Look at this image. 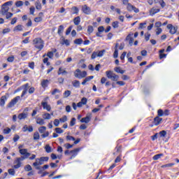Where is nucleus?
Instances as JSON below:
<instances>
[{"mask_svg":"<svg viewBox=\"0 0 179 179\" xmlns=\"http://www.w3.org/2000/svg\"><path fill=\"white\" fill-rule=\"evenodd\" d=\"M29 157H30V156H27V155H22L20 157H17L15 158V161H14V169H20V167H22V162H23V160H26V159H29Z\"/></svg>","mask_w":179,"mask_h":179,"instance_id":"obj_1","label":"nucleus"},{"mask_svg":"<svg viewBox=\"0 0 179 179\" xmlns=\"http://www.w3.org/2000/svg\"><path fill=\"white\" fill-rule=\"evenodd\" d=\"M33 45H34L35 48L41 51L42 48H44V41L41 38H36L33 40Z\"/></svg>","mask_w":179,"mask_h":179,"instance_id":"obj_2","label":"nucleus"},{"mask_svg":"<svg viewBox=\"0 0 179 179\" xmlns=\"http://www.w3.org/2000/svg\"><path fill=\"white\" fill-rule=\"evenodd\" d=\"M106 75L108 78V79H110L113 82H117V80L120 79V76L118 75H116L115 73H113L111 71H107L106 72Z\"/></svg>","mask_w":179,"mask_h":179,"instance_id":"obj_3","label":"nucleus"},{"mask_svg":"<svg viewBox=\"0 0 179 179\" xmlns=\"http://www.w3.org/2000/svg\"><path fill=\"white\" fill-rule=\"evenodd\" d=\"M87 76V72H86V71H81L79 69H77L74 72L75 78H78V79H83V78H86Z\"/></svg>","mask_w":179,"mask_h":179,"instance_id":"obj_4","label":"nucleus"},{"mask_svg":"<svg viewBox=\"0 0 179 179\" xmlns=\"http://www.w3.org/2000/svg\"><path fill=\"white\" fill-rule=\"evenodd\" d=\"M48 96L43 99L41 102V106H43V110L46 111H51V105L48 104Z\"/></svg>","mask_w":179,"mask_h":179,"instance_id":"obj_5","label":"nucleus"},{"mask_svg":"<svg viewBox=\"0 0 179 179\" xmlns=\"http://www.w3.org/2000/svg\"><path fill=\"white\" fill-rule=\"evenodd\" d=\"M19 100H20V96H17L15 98H13L7 105L8 108H12V107H15V106H16Z\"/></svg>","mask_w":179,"mask_h":179,"instance_id":"obj_6","label":"nucleus"},{"mask_svg":"<svg viewBox=\"0 0 179 179\" xmlns=\"http://www.w3.org/2000/svg\"><path fill=\"white\" fill-rule=\"evenodd\" d=\"M23 148V145H19V152L22 155V156H31V154L28 152V150L27 148Z\"/></svg>","mask_w":179,"mask_h":179,"instance_id":"obj_7","label":"nucleus"},{"mask_svg":"<svg viewBox=\"0 0 179 179\" xmlns=\"http://www.w3.org/2000/svg\"><path fill=\"white\" fill-rule=\"evenodd\" d=\"M167 29H169V33L171 34H176V33H177V30H178V27H173V24H169L167 25Z\"/></svg>","mask_w":179,"mask_h":179,"instance_id":"obj_8","label":"nucleus"},{"mask_svg":"<svg viewBox=\"0 0 179 179\" xmlns=\"http://www.w3.org/2000/svg\"><path fill=\"white\" fill-rule=\"evenodd\" d=\"M92 120V113H88L85 117H83L80 122H85V124H89Z\"/></svg>","mask_w":179,"mask_h":179,"instance_id":"obj_9","label":"nucleus"},{"mask_svg":"<svg viewBox=\"0 0 179 179\" xmlns=\"http://www.w3.org/2000/svg\"><path fill=\"white\" fill-rule=\"evenodd\" d=\"M80 150V148H76L70 151V153H71V157H70L71 160H72V159H75L76 156H78V153H79Z\"/></svg>","mask_w":179,"mask_h":179,"instance_id":"obj_10","label":"nucleus"},{"mask_svg":"<svg viewBox=\"0 0 179 179\" xmlns=\"http://www.w3.org/2000/svg\"><path fill=\"white\" fill-rule=\"evenodd\" d=\"M9 12V7L6 6L2 5L1 10H0L1 15H3V16H5V15L7 14V13Z\"/></svg>","mask_w":179,"mask_h":179,"instance_id":"obj_11","label":"nucleus"},{"mask_svg":"<svg viewBox=\"0 0 179 179\" xmlns=\"http://www.w3.org/2000/svg\"><path fill=\"white\" fill-rule=\"evenodd\" d=\"M87 104V99L86 97H83L80 102L77 103V107H83V106H86Z\"/></svg>","mask_w":179,"mask_h":179,"instance_id":"obj_12","label":"nucleus"},{"mask_svg":"<svg viewBox=\"0 0 179 179\" xmlns=\"http://www.w3.org/2000/svg\"><path fill=\"white\" fill-rule=\"evenodd\" d=\"M22 87H23L24 90L22 91L21 97H24V96H26V94H27V92L29 90V83H27V84L22 85Z\"/></svg>","mask_w":179,"mask_h":179,"instance_id":"obj_13","label":"nucleus"},{"mask_svg":"<svg viewBox=\"0 0 179 179\" xmlns=\"http://www.w3.org/2000/svg\"><path fill=\"white\" fill-rule=\"evenodd\" d=\"M82 9H83V13H85V15H90V12H92L90 7H88L86 5L83 6Z\"/></svg>","mask_w":179,"mask_h":179,"instance_id":"obj_14","label":"nucleus"},{"mask_svg":"<svg viewBox=\"0 0 179 179\" xmlns=\"http://www.w3.org/2000/svg\"><path fill=\"white\" fill-rule=\"evenodd\" d=\"M162 121H163V119L160 118L159 116H157L154 118V124L157 127V125H160Z\"/></svg>","mask_w":179,"mask_h":179,"instance_id":"obj_15","label":"nucleus"},{"mask_svg":"<svg viewBox=\"0 0 179 179\" xmlns=\"http://www.w3.org/2000/svg\"><path fill=\"white\" fill-rule=\"evenodd\" d=\"M7 100H8V96H6V95L2 96L0 99V106L1 107H3Z\"/></svg>","mask_w":179,"mask_h":179,"instance_id":"obj_16","label":"nucleus"},{"mask_svg":"<svg viewBox=\"0 0 179 179\" xmlns=\"http://www.w3.org/2000/svg\"><path fill=\"white\" fill-rule=\"evenodd\" d=\"M94 76H93L86 77L85 78V80L82 82V85L83 86H85V85H86V83H87V82H90V80H92V79H94Z\"/></svg>","mask_w":179,"mask_h":179,"instance_id":"obj_17","label":"nucleus"},{"mask_svg":"<svg viewBox=\"0 0 179 179\" xmlns=\"http://www.w3.org/2000/svg\"><path fill=\"white\" fill-rule=\"evenodd\" d=\"M159 12H160V9L152 8L150 10V16H153L154 15H156V13H159Z\"/></svg>","mask_w":179,"mask_h":179,"instance_id":"obj_18","label":"nucleus"},{"mask_svg":"<svg viewBox=\"0 0 179 179\" xmlns=\"http://www.w3.org/2000/svg\"><path fill=\"white\" fill-rule=\"evenodd\" d=\"M48 83H50L48 80H43L41 83V85L43 89H45V87L48 86Z\"/></svg>","mask_w":179,"mask_h":179,"instance_id":"obj_19","label":"nucleus"},{"mask_svg":"<svg viewBox=\"0 0 179 179\" xmlns=\"http://www.w3.org/2000/svg\"><path fill=\"white\" fill-rule=\"evenodd\" d=\"M46 153H51L52 152V148H51V146H50L49 144H46L45 145V148H44Z\"/></svg>","mask_w":179,"mask_h":179,"instance_id":"obj_20","label":"nucleus"},{"mask_svg":"<svg viewBox=\"0 0 179 179\" xmlns=\"http://www.w3.org/2000/svg\"><path fill=\"white\" fill-rule=\"evenodd\" d=\"M26 118H27V113H22L18 115V119L20 120H26Z\"/></svg>","mask_w":179,"mask_h":179,"instance_id":"obj_21","label":"nucleus"},{"mask_svg":"<svg viewBox=\"0 0 179 179\" xmlns=\"http://www.w3.org/2000/svg\"><path fill=\"white\" fill-rule=\"evenodd\" d=\"M66 73H68V72L65 71V69H62V67H60L57 72V75H66Z\"/></svg>","mask_w":179,"mask_h":179,"instance_id":"obj_22","label":"nucleus"},{"mask_svg":"<svg viewBox=\"0 0 179 179\" xmlns=\"http://www.w3.org/2000/svg\"><path fill=\"white\" fill-rule=\"evenodd\" d=\"M126 40L129 41V45H132V44H134V38L131 37V34H129L127 36Z\"/></svg>","mask_w":179,"mask_h":179,"instance_id":"obj_23","label":"nucleus"},{"mask_svg":"<svg viewBox=\"0 0 179 179\" xmlns=\"http://www.w3.org/2000/svg\"><path fill=\"white\" fill-rule=\"evenodd\" d=\"M23 31V26L22 24L17 25L14 28V31Z\"/></svg>","mask_w":179,"mask_h":179,"instance_id":"obj_24","label":"nucleus"},{"mask_svg":"<svg viewBox=\"0 0 179 179\" xmlns=\"http://www.w3.org/2000/svg\"><path fill=\"white\" fill-rule=\"evenodd\" d=\"M72 85H73V87H80V82H79V80H76L72 82Z\"/></svg>","mask_w":179,"mask_h":179,"instance_id":"obj_25","label":"nucleus"},{"mask_svg":"<svg viewBox=\"0 0 179 179\" xmlns=\"http://www.w3.org/2000/svg\"><path fill=\"white\" fill-rule=\"evenodd\" d=\"M36 124H38L39 125H44V124H45V122L43 118H38L36 120Z\"/></svg>","mask_w":179,"mask_h":179,"instance_id":"obj_26","label":"nucleus"},{"mask_svg":"<svg viewBox=\"0 0 179 179\" xmlns=\"http://www.w3.org/2000/svg\"><path fill=\"white\" fill-rule=\"evenodd\" d=\"M11 129L9 127H6L3 130V134H4V135H9V134H10L11 132Z\"/></svg>","mask_w":179,"mask_h":179,"instance_id":"obj_27","label":"nucleus"},{"mask_svg":"<svg viewBox=\"0 0 179 179\" xmlns=\"http://www.w3.org/2000/svg\"><path fill=\"white\" fill-rule=\"evenodd\" d=\"M43 120H51V114L46 113L43 115Z\"/></svg>","mask_w":179,"mask_h":179,"instance_id":"obj_28","label":"nucleus"},{"mask_svg":"<svg viewBox=\"0 0 179 179\" xmlns=\"http://www.w3.org/2000/svg\"><path fill=\"white\" fill-rule=\"evenodd\" d=\"M73 22L76 26H78V24L80 23V17H75Z\"/></svg>","mask_w":179,"mask_h":179,"instance_id":"obj_29","label":"nucleus"},{"mask_svg":"<svg viewBox=\"0 0 179 179\" xmlns=\"http://www.w3.org/2000/svg\"><path fill=\"white\" fill-rule=\"evenodd\" d=\"M115 71L117 72V73H121L122 75V73H125V71L121 69V67H116Z\"/></svg>","mask_w":179,"mask_h":179,"instance_id":"obj_30","label":"nucleus"},{"mask_svg":"<svg viewBox=\"0 0 179 179\" xmlns=\"http://www.w3.org/2000/svg\"><path fill=\"white\" fill-rule=\"evenodd\" d=\"M64 31V25H59L57 31V34L61 36Z\"/></svg>","mask_w":179,"mask_h":179,"instance_id":"obj_31","label":"nucleus"},{"mask_svg":"<svg viewBox=\"0 0 179 179\" xmlns=\"http://www.w3.org/2000/svg\"><path fill=\"white\" fill-rule=\"evenodd\" d=\"M83 43V39L82 38H77L74 41V44H77L78 45H80Z\"/></svg>","mask_w":179,"mask_h":179,"instance_id":"obj_32","label":"nucleus"},{"mask_svg":"<svg viewBox=\"0 0 179 179\" xmlns=\"http://www.w3.org/2000/svg\"><path fill=\"white\" fill-rule=\"evenodd\" d=\"M93 31H94V29L93 28V26L90 25L87 27V33L88 34H92V33H93Z\"/></svg>","mask_w":179,"mask_h":179,"instance_id":"obj_33","label":"nucleus"},{"mask_svg":"<svg viewBox=\"0 0 179 179\" xmlns=\"http://www.w3.org/2000/svg\"><path fill=\"white\" fill-rule=\"evenodd\" d=\"M59 121L62 124L64 122H66V121H68V117H66V115H64L62 118H60Z\"/></svg>","mask_w":179,"mask_h":179,"instance_id":"obj_34","label":"nucleus"},{"mask_svg":"<svg viewBox=\"0 0 179 179\" xmlns=\"http://www.w3.org/2000/svg\"><path fill=\"white\" fill-rule=\"evenodd\" d=\"M35 6L38 10H41V3H40V1H36L35 3Z\"/></svg>","mask_w":179,"mask_h":179,"instance_id":"obj_35","label":"nucleus"},{"mask_svg":"<svg viewBox=\"0 0 179 179\" xmlns=\"http://www.w3.org/2000/svg\"><path fill=\"white\" fill-rule=\"evenodd\" d=\"M173 166H174V163H169V164L162 165L161 167L162 169H166L169 167H173Z\"/></svg>","mask_w":179,"mask_h":179,"instance_id":"obj_36","label":"nucleus"},{"mask_svg":"<svg viewBox=\"0 0 179 179\" xmlns=\"http://www.w3.org/2000/svg\"><path fill=\"white\" fill-rule=\"evenodd\" d=\"M134 6H132V4L128 3L127 6V9L129 12H132V10H134Z\"/></svg>","mask_w":179,"mask_h":179,"instance_id":"obj_37","label":"nucleus"},{"mask_svg":"<svg viewBox=\"0 0 179 179\" xmlns=\"http://www.w3.org/2000/svg\"><path fill=\"white\" fill-rule=\"evenodd\" d=\"M159 135L161 138H164L166 135H167V131H166L165 130L161 131H159Z\"/></svg>","mask_w":179,"mask_h":179,"instance_id":"obj_38","label":"nucleus"},{"mask_svg":"<svg viewBox=\"0 0 179 179\" xmlns=\"http://www.w3.org/2000/svg\"><path fill=\"white\" fill-rule=\"evenodd\" d=\"M38 131H39L40 134H44L45 132V131H47V127H45L44 126L41 127L38 129Z\"/></svg>","mask_w":179,"mask_h":179,"instance_id":"obj_39","label":"nucleus"},{"mask_svg":"<svg viewBox=\"0 0 179 179\" xmlns=\"http://www.w3.org/2000/svg\"><path fill=\"white\" fill-rule=\"evenodd\" d=\"M72 12L73 15H78L79 13V8H78L77 7H73Z\"/></svg>","mask_w":179,"mask_h":179,"instance_id":"obj_40","label":"nucleus"},{"mask_svg":"<svg viewBox=\"0 0 179 179\" xmlns=\"http://www.w3.org/2000/svg\"><path fill=\"white\" fill-rule=\"evenodd\" d=\"M34 141H38V139H40V134H38V132H35L34 134Z\"/></svg>","mask_w":179,"mask_h":179,"instance_id":"obj_41","label":"nucleus"},{"mask_svg":"<svg viewBox=\"0 0 179 179\" xmlns=\"http://www.w3.org/2000/svg\"><path fill=\"white\" fill-rule=\"evenodd\" d=\"M162 156H163V154L155 155L152 157V159H153L154 160H159V159H160L161 157H162Z\"/></svg>","mask_w":179,"mask_h":179,"instance_id":"obj_42","label":"nucleus"},{"mask_svg":"<svg viewBox=\"0 0 179 179\" xmlns=\"http://www.w3.org/2000/svg\"><path fill=\"white\" fill-rule=\"evenodd\" d=\"M146 24H147L146 22H143V23H140L138 29H140L141 30H142V29H145L146 28Z\"/></svg>","mask_w":179,"mask_h":179,"instance_id":"obj_43","label":"nucleus"},{"mask_svg":"<svg viewBox=\"0 0 179 179\" xmlns=\"http://www.w3.org/2000/svg\"><path fill=\"white\" fill-rule=\"evenodd\" d=\"M8 174H10V176H15V174L16 173L14 169H8Z\"/></svg>","mask_w":179,"mask_h":179,"instance_id":"obj_44","label":"nucleus"},{"mask_svg":"<svg viewBox=\"0 0 179 179\" xmlns=\"http://www.w3.org/2000/svg\"><path fill=\"white\" fill-rule=\"evenodd\" d=\"M76 124V118L73 117L70 122V127H73Z\"/></svg>","mask_w":179,"mask_h":179,"instance_id":"obj_45","label":"nucleus"},{"mask_svg":"<svg viewBox=\"0 0 179 179\" xmlns=\"http://www.w3.org/2000/svg\"><path fill=\"white\" fill-rule=\"evenodd\" d=\"M97 52H98L97 57H103V55H104V52H106V50H102Z\"/></svg>","mask_w":179,"mask_h":179,"instance_id":"obj_46","label":"nucleus"},{"mask_svg":"<svg viewBox=\"0 0 179 179\" xmlns=\"http://www.w3.org/2000/svg\"><path fill=\"white\" fill-rule=\"evenodd\" d=\"M15 6H17V8H20V6H23V1H18L15 3Z\"/></svg>","mask_w":179,"mask_h":179,"instance_id":"obj_47","label":"nucleus"},{"mask_svg":"<svg viewBox=\"0 0 179 179\" xmlns=\"http://www.w3.org/2000/svg\"><path fill=\"white\" fill-rule=\"evenodd\" d=\"M3 6H12V5H13V1H7L6 3H4Z\"/></svg>","mask_w":179,"mask_h":179,"instance_id":"obj_48","label":"nucleus"},{"mask_svg":"<svg viewBox=\"0 0 179 179\" xmlns=\"http://www.w3.org/2000/svg\"><path fill=\"white\" fill-rule=\"evenodd\" d=\"M33 166L36 167V170H40V166H38V159H36V162L33 164Z\"/></svg>","mask_w":179,"mask_h":179,"instance_id":"obj_49","label":"nucleus"},{"mask_svg":"<svg viewBox=\"0 0 179 179\" xmlns=\"http://www.w3.org/2000/svg\"><path fill=\"white\" fill-rule=\"evenodd\" d=\"M24 170H25V171H31V170H33V169L31 168V166H30V165H27V166L24 167Z\"/></svg>","mask_w":179,"mask_h":179,"instance_id":"obj_50","label":"nucleus"},{"mask_svg":"<svg viewBox=\"0 0 179 179\" xmlns=\"http://www.w3.org/2000/svg\"><path fill=\"white\" fill-rule=\"evenodd\" d=\"M64 97H69V96H71V91L69 90L65 91L64 93Z\"/></svg>","mask_w":179,"mask_h":179,"instance_id":"obj_51","label":"nucleus"},{"mask_svg":"<svg viewBox=\"0 0 179 179\" xmlns=\"http://www.w3.org/2000/svg\"><path fill=\"white\" fill-rule=\"evenodd\" d=\"M55 131L57 132V134H64V131L59 127H57L55 129Z\"/></svg>","mask_w":179,"mask_h":179,"instance_id":"obj_52","label":"nucleus"},{"mask_svg":"<svg viewBox=\"0 0 179 179\" xmlns=\"http://www.w3.org/2000/svg\"><path fill=\"white\" fill-rule=\"evenodd\" d=\"M113 29H118V22L115 21L112 23Z\"/></svg>","mask_w":179,"mask_h":179,"instance_id":"obj_53","label":"nucleus"},{"mask_svg":"<svg viewBox=\"0 0 179 179\" xmlns=\"http://www.w3.org/2000/svg\"><path fill=\"white\" fill-rule=\"evenodd\" d=\"M59 120H58V119H55V120H54V122H53V124H54V125H55V127H59Z\"/></svg>","mask_w":179,"mask_h":179,"instance_id":"obj_54","label":"nucleus"},{"mask_svg":"<svg viewBox=\"0 0 179 179\" xmlns=\"http://www.w3.org/2000/svg\"><path fill=\"white\" fill-rule=\"evenodd\" d=\"M19 139H20V136L17 134H15L13 137V141L17 142Z\"/></svg>","mask_w":179,"mask_h":179,"instance_id":"obj_55","label":"nucleus"},{"mask_svg":"<svg viewBox=\"0 0 179 179\" xmlns=\"http://www.w3.org/2000/svg\"><path fill=\"white\" fill-rule=\"evenodd\" d=\"M34 10H36V8H34V6H31L29 8L30 15H34Z\"/></svg>","mask_w":179,"mask_h":179,"instance_id":"obj_56","label":"nucleus"},{"mask_svg":"<svg viewBox=\"0 0 179 179\" xmlns=\"http://www.w3.org/2000/svg\"><path fill=\"white\" fill-rule=\"evenodd\" d=\"M36 89L34 87H30L28 90V92L29 93V94H33V93H34Z\"/></svg>","mask_w":179,"mask_h":179,"instance_id":"obj_57","label":"nucleus"},{"mask_svg":"<svg viewBox=\"0 0 179 179\" xmlns=\"http://www.w3.org/2000/svg\"><path fill=\"white\" fill-rule=\"evenodd\" d=\"M50 157H41V162L44 163V162H48L49 160Z\"/></svg>","mask_w":179,"mask_h":179,"instance_id":"obj_58","label":"nucleus"},{"mask_svg":"<svg viewBox=\"0 0 179 179\" xmlns=\"http://www.w3.org/2000/svg\"><path fill=\"white\" fill-rule=\"evenodd\" d=\"M97 55H98V52H93V53H92V55L91 56L92 59H96Z\"/></svg>","mask_w":179,"mask_h":179,"instance_id":"obj_59","label":"nucleus"},{"mask_svg":"<svg viewBox=\"0 0 179 179\" xmlns=\"http://www.w3.org/2000/svg\"><path fill=\"white\" fill-rule=\"evenodd\" d=\"M114 58H118V49H115V52L113 53Z\"/></svg>","mask_w":179,"mask_h":179,"instance_id":"obj_60","label":"nucleus"},{"mask_svg":"<svg viewBox=\"0 0 179 179\" xmlns=\"http://www.w3.org/2000/svg\"><path fill=\"white\" fill-rule=\"evenodd\" d=\"M3 34H6V33H10V29L6 28L2 31Z\"/></svg>","mask_w":179,"mask_h":179,"instance_id":"obj_61","label":"nucleus"},{"mask_svg":"<svg viewBox=\"0 0 179 179\" xmlns=\"http://www.w3.org/2000/svg\"><path fill=\"white\" fill-rule=\"evenodd\" d=\"M41 20H43V18L41 17H37L34 19V22H36V23H39V22H41Z\"/></svg>","mask_w":179,"mask_h":179,"instance_id":"obj_62","label":"nucleus"},{"mask_svg":"<svg viewBox=\"0 0 179 179\" xmlns=\"http://www.w3.org/2000/svg\"><path fill=\"white\" fill-rule=\"evenodd\" d=\"M47 57L48 58H52L54 57V52H48L47 54Z\"/></svg>","mask_w":179,"mask_h":179,"instance_id":"obj_63","label":"nucleus"},{"mask_svg":"<svg viewBox=\"0 0 179 179\" xmlns=\"http://www.w3.org/2000/svg\"><path fill=\"white\" fill-rule=\"evenodd\" d=\"M162 28H157V30H156V34L157 36H159V34H162Z\"/></svg>","mask_w":179,"mask_h":179,"instance_id":"obj_64","label":"nucleus"}]
</instances>
